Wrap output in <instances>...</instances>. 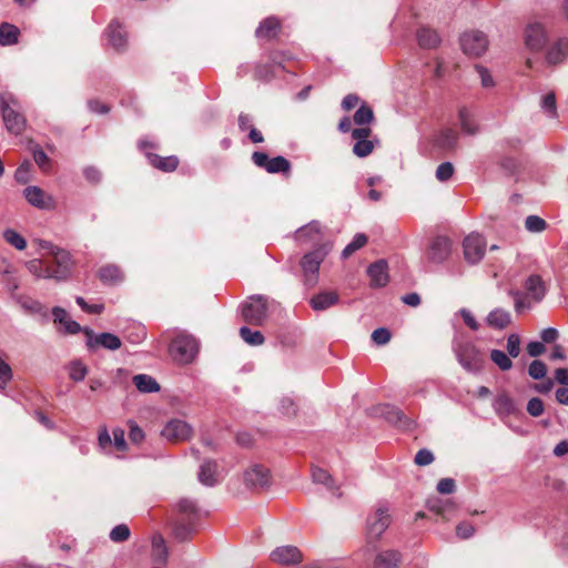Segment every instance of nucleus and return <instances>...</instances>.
Listing matches in <instances>:
<instances>
[{"label":"nucleus","mask_w":568,"mask_h":568,"mask_svg":"<svg viewBox=\"0 0 568 568\" xmlns=\"http://www.w3.org/2000/svg\"><path fill=\"white\" fill-rule=\"evenodd\" d=\"M130 432H129V438L134 444H140L144 439V432L133 422H129Z\"/></svg>","instance_id":"62"},{"label":"nucleus","mask_w":568,"mask_h":568,"mask_svg":"<svg viewBox=\"0 0 568 568\" xmlns=\"http://www.w3.org/2000/svg\"><path fill=\"white\" fill-rule=\"evenodd\" d=\"M329 248V244L324 243L303 256L301 266L303 270L305 283L307 285L313 286L317 283L320 266L327 255Z\"/></svg>","instance_id":"3"},{"label":"nucleus","mask_w":568,"mask_h":568,"mask_svg":"<svg viewBox=\"0 0 568 568\" xmlns=\"http://www.w3.org/2000/svg\"><path fill=\"white\" fill-rule=\"evenodd\" d=\"M495 410L501 415H509L516 410L515 403L506 394L498 395L495 400Z\"/></svg>","instance_id":"42"},{"label":"nucleus","mask_w":568,"mask_h":568,"mask_svg":"<svg viewBox=\"0 0 568 568\" xmlns=\"http://www.w3.org/2000/svg\"><path fill=\"white\" fill-rule=\"evenodd\" d=\"M400 554L396 550L379 552L374 560V568H396L400 561Z\"/></svg>","instance_id":"29"},{"label":"nucleus","mask_w":568,"mask_h":568,"mask_svg":"<svg viewBox=\"0 0 568 568\" xmlns=\"http://www.w3.org/2000/svg\"><path fill=\"white\" fill-rule=\"evenodd\" d=\"M338 302V295L335 292H322L313 296L310 301L314 311H325Z\"/></svg>","instance_id":"27"},{"label":"nucleus","mask_w":568,"mask_h":568,"mask_svg":"<svg viewBox=\"0 0 568 568\" xmlns=\"http://www.w3.org/2000/svg\"><path fill=\"white\" fill-rule=\"evenodd\" d=\"M490 358L501 371H509L513 367L509 354L507 355L503 351L493 349Z\"/></svg>","instance_id":"44"},{"label":"nucleus","mask_w":568,"mask_h":568,"mask_svg":"<svg viewBox=\"0 0 568 568\" xmlns=\"http://www.w3.org/2000/svg\"><path fill=\"white\" fill-rule=\"evenodd\" d=\"M527 412L534 416L538 417L544 413V403L540 398L534 397L529 399L527 404Z\"/></svg>","instance_id":"61"},{"label":"nucleus","mask_w":568,"mask_h":568,"mask_svg":"<svg viewBox=\"0 0 568 568\" xmlns=\"http://www.w3.org/2000/svg\"><path fill=\"white\" fill-rule=\"evenodd\" d=\"M458 118L460 122L462 130L467 134H476L478 132V128L473 120V115L467 108H460L458 112Z\"/></svg>","instance_id":"37"},{"label":"nucleus","mask_w":568,"mask_h":568,"mask_svg":"<svg viewBox=\"0 0 568 568\" xmlns=\"http://www.w3.org/2000/svg\"><path fill=\"white\" fill-rule=\"evenodd\" d=\"M312 478L314 483L323 484L327 486L329 489L334 488V481L332 479V476L328 474L327 470L323 468L314 467L312 469Z\"/></svg>","instance_id":"46"},{"label":"nucleus","mask_w":568,"mask_h":568,"mask_svg":"<svg viewBox=\"0 0 568 568\" xmlns=\"http://www.w3.org/2000/svg\"><path fill=\"white\" fill-rule=\"evenodd\" d=\"M387 419L403 428H409L413 424V422L407 418L402 410L394 407L387 413Z\"/></svg>","instance_id":"45"},{"label":"nucleus","mask_w":568,"mask_h":568,"mask_svg":"<svg viewBox=\"0 0 568 568\" xmlns=\"http://www.w3.org/2000/svg\"><path fill=\"white\" fill-rule=\"evenodd\" d=\"M4 241L18 251L27 247L26 239L13 229H6L2 233Z\"/></svg>","instance_id":"39"},{"label":"nucleus","mask_w":568,"mask_h":568,"mask_svg":"<svg viewBox=\"0 0 568 568\" xmlns=\"http://www.w3.org/2000/svg\"><path fill=\"white\" fill-rule=\"evenodd\" d=\"M465 260L470 264H476L485 255L486 241L478 233H471L467 235L463 242Z\"/></svg>","instance_id":"8"},{"label":"nucleus","mask_w":568,"mask_h":568,"mask_svg":"<svg viewBox=\"0 0 568 568\" xmlns=\"http://www.w3.org/2000/svg\"><path fill=\"white\" fill-rule=\"evenodd\" d=\"M113 435V445L118 450H125L126 448V442H125V432L122 428H114L112 430Z\"/></svg>","instance_id":"60"},{"label":"nucleus","mask_w":568,"mask_h":568,"mask_svg":"<svg viewBox=\"0 0 568 568\" xmlns=\"http://www.w3.org/2000/svg\"><path fill=\"white\" fill-rule=\"evenodd\" d=\"M194 531V521L180 519L174 526L173 535L179 541L186 540Z\"/></svg>","instance_id":"36"},{"label":"nucleus","mask_w":568,"mask_h":568,"mask_svg":"<svg viewBox=\"0 0 568 568\" xmlns=\"http://www.w3.org/2000/svg\"><path fill=\"white\" fill-rule=\"evenodd\" d=\"M507 352L510 357H517L520 353V338L517 334H510L507 338Z\"/></svg>","instance_id":"59"},{"label":"nucleus","mask_w":568,"mask_h":568,"mask_svg":"<svg viewBox=\"0 0 568 568\" xmlns=\"http://www.w3.org/2000/svg\"><path fill=\"white\" fill-rule=\"evenodd\" d=\"M133 383L141 393H155L160 390L159 383L150 375L139 374L133 377Z\"/></svg>","instance_id":"34"},{"label":"nucleus","mask_w":568,"mask_h":568,"mask_svg":"<svg viewBox=\"0 0 568 568\" xmlns=\"http://www.w3.org/2000/svg\"><path fill=\"white\" fill-rule=\"evenodd\" d=\"M53 322L63 326L65 334H77L82 331L80 324L68 316L64 308L55 306L52 308Z\"/></svg>","instance_id":"21"},{"label":"nucleus","mask_w":568,"mask_h":568,"mask_svg":"<svg viewBox=\"0 0 568 568\" xmlns=\"http://www.w3.org/2000/svg\"><path fill=\"white\" fill-rule=\"evenodd\" d=\"M175 508L180 516V519L191 520L195 523V519L199 517V507L196 503L189 498L180 499Z\"/></svg>","instance_id":"28"},{"label":"nucleus","mask_w":568,"mask_h":568,"mask_svg":"<svg viewBox=\"0 0 568 568\" xmlns=\"http://www.w3.org/2000/svg\"><path fill=\"white\" fill-rule=\"evenodd\" d=\"M31 170V163L26 160L22 162L14 173V179L18 183L26 184L29 181V173Z\"/></svg>","instance_id":"54"},{"label":"nucleus","mask_w":568,"mask_h":568,"mask_svg":"<svg viewBox=\"0 0 568 568\" xmlns=\"http://www.w3.org/2000/svg\"><path fill=\"white\" fill-rule=\"evenodd\" d=\"M454 173V166L450 162H444L437 166L436 178L440 182H445L452 178Z\"/></svg>","instance_id":"56"},{"label":"nucleus","mask_w":568,"mask_h":568,"mask_svg":"<svg viewBox=\"0 0 568 568\" xmlns=\"http://www.w3.org/2000/svg\"><path fill=\"white\" fill-rule=\"evenodd\" d=\"M280 29V21L274 17H270L260 23L258 28L256 29V37L260 39L271 40L278 34Z\"/></svg>","instance_id":"26"},{"label":"nucleus","mask_w":568,"mask_h":568,"mask_svg":"<svg viewBox=\"0 0 568 568\" xmlns=\"http://www.w3.org/2000/svg\"><path fill=\"white\" fill-rule=\"evenodd\" d=\"M26 267L37 278L52 280L51 266L41 258L28 261Z\"/></svg>","instance_id":"32"},{"label":"nucleus","mask_w":568,"mask_h":568,"mask_svg":"<svg viewBox=\"0 0 568 568\" xmlns=\"http://www.w3.org/2000/svg\"><path fill=\"white\" fill-rule=\"evenodd\" d=\"M84 333L88 336L87 346L90 349L103 347L105 349L116 351L122 345L121 339L111 333H101L94 335L93 332L89 328H84Z\"/></svg>","instance_id":"12"},{"label":"nucleus","mask_w":568,"mask_h":568,"mask_svg":"<svg viewBox=\"0 0 568 568\" xmlns=\"http://www.w3.org/2000/svg\"><path fill=\"white\" fill-rule=\"evenodd\" d=\"M417 41L422 48L433 49L440 43V37L435 30L422 28L417 32Z\"/></svg>","instance_id":"33"},{"label":"nucleus","mask_w":568,"mask_h":568,"mask_svg":"<svg viewBox=\"0 0 568 568\" xmlns=\"http://www.w3.org/2000/svg\"><path fill=\"white\" fill-rule=\"evenodd\" d=\"M390 524L388 509L378 507L374 514L367 518V535L369 539L377 540Z\"/></svg>","instance_id":"10"},{"label":"nucleus","mask_w":568,"mask_h":568,"mask_svg":"<svg viewBox=\"0 0 568 568\" xmlns=\"http://www.w3.org/2000/svg\"><path fill=\"white\" fill-rule=\"evenodd\" d=\"M302 552L295 546H281L271 554V559L281 565H295L302 561Z\"/></svg>","instance_id":"17"},{"label":"nucleus","mask_w":568,"mask_h":568,"mask_svg":"<svg viewBox=\"0 0 568 568\" xmlns=\"http://www.w3.org/2000/svg\"><path fill=\"white\" fill-rule=\"evenodd\" d=\"M130 537V529L126 525L115 526L110 532V539L114 542L125 541Z\"/></svg>","instance_id":"52"},{"label":"nucleus","mask_w":568,"mask_h":568,"mask_svg":"<svg viewBox=\"0 0 568 568\" xmlns=\"http://www.w3.org/2000/svg\"><path fill=\"white\" fill-rule=\"evenodd\" d=\"M525 44L532 51H540L547 42V33L539 22L529 23L524 32Z\"/></svg>","instance_id":"13"},{"label":"nucleus","mask_w":568,"mask_h":568,"mask_svg":"<svg viewBox=\"0 0 568 568\" xmlns=\"http://www.w3.org/2000/svg\"><path fill=\"white\" fill-rule=\"evenodd\" d=\"M109 43L116 50H121L126 44V36L123 28L115 21L108 27Z\"/></svg>","instance_id":"31"},{"label":"nucleus","mask_w":568,"mask_h":568,"mask_svg":"<svg viewBox=\"0 0 568 568\" xmlns=\"http://www.w3.org/2000/svg\"><path fill=\"white\" fill-rule=\"evenodd\" d=\"M296 241L302 244H316L323 240L322 226L320 222L312 221L307 225L296 231Z\"/></svg>","instance_id":"18"},{"label":"nucleus","mask_w":568,"mask_h":568,"mask_svg":"<svg viewBox=\"0 0 568 568\" xmlns=\"http://www.w3.org/2000/svg\"><path fill=\"white\" fill-rule=\"evenodd\" d=\"M21 307L31 314H45V307L42 303L32 298H23L20 301Z\"/></svg>","instance_id":"49"},{"label":"nucleus","mask_w":568,"mask_h":568,"mask_svg":"<svg viewBox=\"0 0 568 568\" xmlns=\"http://www.w3.org/2000/svg\"><path fill=\"white\" fill-rule=\"evenodd\" d=\"M486 323L494 329H505L511 324V314L500 307L494 308L486 316Z\"/></svg>","instance_id":"20"},{"label":"nucleus","mask_w":568,"mask_h":568,"mask_svg":"<svg viewBox=\"0 0 568 568\" xmlns=\"http://www.w3.org/2000/svg\"><path fill=\"white\" fill-rule=\"evenodd\" d=\"M489 45L487 36L478 30L467 31L460 37V47L465 54L469 57L483 55Z\"/></svg>","instance_id":"6"},{"label":"nucleus","mask_w":568,"mask_h":568,"mask_svg":"<svg viewBox=\"0 0 568 568\" xmlns=\"http://www.w3.org/2000/svg\"><path fill=\"white\" fill-rule=\"evenodd\" d=\"M525 227L531 233H540L546 230L547 223L537 215H529L525 220Z\"/></svg>","instance_id":"47"},{"label":"nucleus","mask_w":568,"mask_h":568,"mask_svg":"<svg viewBox=\"0 0 568 568\" xmlns=\"http://www.w3.org/2000/svg\"><path fill=\"white\" fill-rule=\"evenodd\" d=\"M148 159L150 164L163 172H173L176 170L179 165V159L174 155L170 156H160L158 154L148 153Z\"/></svg>","instance_id":"25"},{"label":"nucleus","mask_w":568,"mask_h":568,"mask_svg":"<svg viewBox=\"0 0 568 568\" xmlns=\"http://www.w3.org/2000/svg\"><path fill=\"white\" fill-rule=\"evenodd\" d=\"M252 160L255 165L264 168L268 173H286L291 169V164L284 156L268 158L264 152H254Z\"/></svg>","instance_id":"11"},{"label":"nucleus","mask_w":568,"mask_h":568,"mask_svg":"<svg viewBox=\"0 0 568 568\" xmlns=\"http://www.w3.org/2000/svg\"><path fill=\"white\" fill-rule=\"evenodd\" d=\"M51 277L57 282H64L72 275L74 261L72 255L67 250H57L51 256Z\"/></svg>","instance_id":"5"},{"label":"nucleus","mask_w":568,"mask_h":568,"mask_svg":"<svg viewBox=\"0 0 568 568\" xmlns=\"http://www.w3.org/2000/svg\"><path fill=\"white\" fill-rule=\"evenodd\" d=\"M0 112L8 132L20 135L27 128V119L20 111L19 101L10 93L0 94Z\"/></svg>","instance_id":"1"},{"label":"nucleus","mask_w":568,"mask_h":568,"mask_svg":"<svg viewBox=\"0 0 568 568\" xmlns=\"http://www.w3.org/2000/svg\"><path fill=\"white\" fill-rule=\"evenodd\" d=\"M243 318L252 325H262L267 317V304L264 297H251L242 306Z\"/></svg>","instance_id":"7"},{"label":"nucleus","mask_w":568,"mask_h":568,"mask_svg":"<svg viewBox=\"0 0 568 568\" xmlns=\"http://www.w3.org/2000/svg\"><path fill=\"white\" fill-rule=\"evenodd\" d=\"M33 160L43 171L48 169L50 160L41 148L33 150Z\"/></svg>","instance_id":"64"},{"label":"nucleus","mask_w":568,"mask_h":568,"mask_svg":"<svg viewBox=\"0 0 568 568\" xmlns=\"http://www.w3.org/2000/svg\"><path fill=\"white\" fill-rule=\"evenodd\" d=\"M568 57V38H560L547 52V61L550 64L561 63Z\"/></svg>","instance_id":"24"},{"label":"nucleus","mask_w":568,"mask_h":568,"mask_svg":"<svg viewBox=\"0 0 568 568\" xmlns=\"http://www.w3.org/2000/svg\"><path fill=\"white\" fill-rule=\"evenodd\" d=\"M529 376L534 379H541L547 374V366L539 359H534L528 368Z\"/></svg>","instance_id":"50"},{"label":"nucleus","mask_w":568,"mask_h":568,"mask_svg":"<svg viewBox=\"0 0 568 568\" xmlns=\"http://www.w3.org/2000/svg\"><path fill=\"white\" fill-rule=\"evenodd\" d=\"M433 460H434V455L428 449H420L415 455V463L418 466H427V465L432 464Z\"/></svg>","instance_id":"63"},{"label":"nucleus","mask_w":568,"mask_h":568,"mask_svg":"<svg viewBox=\"0 0 568 568\" xmlns=\"http://www.w3.org/2000/svg\"><path fill=\"white\" fill-rule=\"evenodd\" d=\"M387 268L388 266L385 260H379L368 266L367 274L371 278L372 286L383 287L388 283L389 276Z\"/></svg>","instance_id":"19"},{"label":"nucleus","mask_w":568,"mask_h":568,"mask_svg":"<svg viewBox=\"0 0 568 568\" xmlns=\"http://www.w3.org/2000/svg\"><path fill=\"white\" fill-rule=\"evenodd\" d=\"M458 133L453 129H445L440 132L437 143L442 149L452 150L456 146Z\"/></svg>","instance_id":"41"},{"label":"nucleus","mask_w":568,"mask_h":568,"mask_svg":"<svg viewBox=\"0 0 568 568\" xmlns=\"http://www.w3.org/2000/svg\"><path fill=\"white\" fill-rule=\"evenodd\" d=\"M374 145L369 140L357 141L353 146V153L358 158H365L373 152Z\"/></svg>","instance_id":"51"},{"label":"nucleus","mask_w":568,"mask_h":568,"mask_svg":"<svg viewBox=\"0 0 568 568\" xmlns=\"http://www.w3.org/2000/svg\"><path fill=\"white\" fill-rule=\"evenodd\" d=\"M244 483L252 489H264L271 484V474L268 468L263 465H251L244 471Z\"/></svg>","instance_id":"9"},{"label":"nucleus","mask_w":568,"mask_h":568,"mask_svg":"<svg viewBox=\"0 0 568 568\" xmlns=\"http://www.w3.org/2000/svg\"><path fill=\"white\" fill-rule=\"evenodd\" d=\"M199 349L197 342L189 335H179L170 345V354L179 363H190Z\"/></svg>","instance_id":"4"},{"label":"nucleus","mask_w":568,"mask_h":568,"mask_svg":"<svg viewBox=\"0 0 568 568\" xmlns=\"http://www.w3.org/2000/svg\"><path fill=\"white\" fill-rule=\"evenodd\" d=\"M390 332L385 327L376 328L372 333V339L377 345H385L390 341Z\"/></svg>","instance_id":"57"},{"label":"nucleus","mask_w":568,"mask_h":568,"mask_svg":"<svg viewBox=\"0 0 568 568\" xmlns=\"http://www.w3.org/2000/svg\"><path fill=\"white\" fill-rule=\"evenodd\" d=\"M454 353L460 366L468 373L477 374L485 365V353L473 342L454 345Z\"/></svg>","instance_id":"2"},{"label":"nucleus","mask_w":568,"mask_h":568,"mask_svg":"<svg viewBox=\"0 0 568 568\" xmlns=\"http://www.w3.org/2000/svg\"><path fill=\"white\" fill-rule=\"evenodd\" d=\"M526 288L536 302L541 301L545 295L542 281L538 275H531L526 281Z\"/></svg>","instance_id":"38"},{"label":"nucleus","mask_w":568,"mask_h":568,"mask_svg":"<svg viewBox=\"0 0 568 568\" xmlns=\"http://www.w3.org/2000/svg\"><path fill=\"white\" fill-rule=\"evenodd\" d=\"M68 373L73 382H82L88 374V367L82 361L74 359L69 363Z\"/></svg>","instance_id":"40"},{"label":"nucleus","mask_w":568,"mask_h":568,"mask_svg":"<svg viewBox=\"0 0 568 568\" xmlns=\"http://www.w3.org/2000/svg\"><path fill=\"white\" fill-rule=\"evenodd\" d=\"M199 480L205 486H214L217 483V463L215 460H205L200 466Z\"/></svg>","instance_id":"23"},{"label":"nucleus","mask_w":568,"mask_h":568,"mask_svg":"<svg viewBox=\"0 0 568 568\" xmlns=\"http://www.w3.org/2000/svg\"><path fill=\"white\" fill-rule=\"evenodd\" d=\"M11 379V367L0 357V390L4 389Z\"/></svg>","instance_id":"55"},{"label":"nucleus","mask_w":568,"mask_h":568,"mask_svg":"<svg viewBox=\"0 0 568 568\" xmlns=\"http://www.w3.org/2000/svg\"><path fill=\"white\" fill-rule=\"evenodd\" d=\"M191 426L181 419L170 420L162 429V436L173 442L186 440L191 437Z\"/></svg>","instance_id":"14"},{"label":"nucleus","mask_w":568,"mask_h":568,"mask_svg":"<svg viewBox=\"0 0 568 568\" xmlns=\"http://www.w3.org/2000/svg\"><path fill=\"white\" fill-rule=\"evenodd\" d=\"M541 109L547 112L551 118L556 116V97L554 92L546 94L541 100Z\"/></svg>","instance_id":"53"},{"label":"nucleus","mask_w":568,"mask_h":568,"mask_svg":"<svg viewBox=\"0 0 568 568\" xmlns=\"http://www.w3.org/2000/svg\"><path fill=\"white\" fill-rule=\"evenodd\" d=\"M153 568H164L168 560V549L162 536H154L152 540Z\"/></svg>","instance_id":"22"},{"label":"nucleus","mask_w":568,"mask_h":568,"mask_svg":"<svg viewBox=\"0 0 568 568\" xmlns=\"http://www.w3.org/2000/svg\"><path fill=\"white\" fill-rule=\"evenodd\" d=\"M450 254V241L445 236L435 237L428 248V261L439 264L443 263Z\"/></svg>","instance_id":"15"},{"label":"nucleus","mask_w":568,"mask_h":568,"mask_svg":"<svg viewBox=\"0 0 568 568\" xmlns=\"http://www.w3.org/2000/svg\"><path fill=\"white\" fill-rule=\"evenodd\" d=\"M99 278L106 285H115L123 281V274L119 266L109 264L98 271Z\"/></svg>","instance_id":"30"},{"label":"nucleus","mask_w":568,"mask_h":568,"mask_svg":"<svg viewBox=\"0 0 568 568\" xmlns=\"http://www.w3.org/2000/svg\"><path fill=\"white\" fill-rule=\"evenodd\" d=\"M475 70L477 72V74L480 79V83L484 88H493L495 85L491 74L485 67L477 64L475 67Z\"/></svg>","instance_id":"58"},{"label":"nucleus","mask_w":568,"mask_h":568,"mask_svg":"<svg viewBox=\"0 0 568 568\" xmlns=\"http://www.w3.org/2000/svg\"><path fill=\"white\" fill-rule=\"evenodd\" d=\"M374 115L371 106L363 104L354 114V122L358 125L368 124L372 122Z\"/></svg>","instance_id":"48"},{"label":"nucleus","mask_w":568,"mask_h":568,"mask_svg":"<svg viewBox=\"0 0 568 568\" xmlns=\"http://www.w3.org/2000/svg\"><path fill=\"white\" fill-rule=\"evenodd\" d=\"M24 197L29 204L41 210H49L53 207L54 201L52 196L45 194V192L39 186H28L23 191Z\"/></svg>","instance_id":"16"},{"label":"nucleus","mask_w":568,"mask_h":568,"mask_svg":"<svg viewBox=\"0 0 568 568\" xmlns=\"http://www.w3.org/2000/svg\"><path fill=\"white\" fill-rule=\"evenodd\" d=\"M242 339L252 346H258L264 343V336L260 331H252L246 326L240 328Z\"/></svg>","instance_id":"43"},{"label":"nucleus","mask_w":568,"mask_h":568,"mask_svg":"<svg viewBox=\"0 0 568 568\" xmlns=\"http://www.w3.org/2000/svg\"><path fill=\"white\" fill-rule=\"evenodd\" d=\"M19 29L10 23L0 24V44L1 45H12L18 42L19 38Z\"/></svg>","instance_id":"35"}]
</instances>
